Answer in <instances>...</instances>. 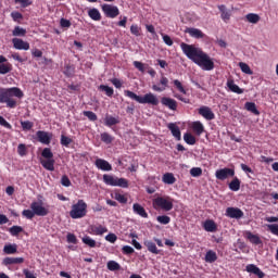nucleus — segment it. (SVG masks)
<instances>
[{"label":"nucleus","mask_w":278,"mask_h":278,"mask_svg":"<svg viewBox=\"0 0 278 278\" xmlns=\"http://www.w3.org/2000/svg\"><path fill=\"white\" fill-rule=\"evenodd\" d=\"M154 210H163V212H170L173 210V199L170 197H159L153 200Z\"/></svg>","instance_id":"5"},{"label":"nucleus","mask_w":278,"mask_h":278,"mask_svg":"<svg viewBox=\"0 0 278 278\" xmlns=\"http://www.w3.org/2000/svg\"><path fill=\"white\" fill-rule=\"evenodd\" d=\"M198 114H200V116H203V118H205L206 121H214L216 118V115L214 114L212 109H210V106H201L198 110Z\"/></svg>","instance_id":"10"},{"label":"nucleus","mask_w":278,"mask_h":278,"mask_svg":"<svg viewBox=\"0 0 278 278\" xmlns=\"http://www.w3.org/2000/svg\"><path fill=\"white\" fill-rule=\"evenodd\" d=\"M184 140L187 144H190V146L197 144V138L190 132H186L184 135Z\"/></svg>","instance_id":"36"},{"label":"nucleus","mask_w":278,"mask_h":278,"mask_svg":"<svg viewBox=\"0 0 278 278\" xmlns=\"http://www.w3.org/2000/svg\"><path fill=\"white\" fill-rule=\"evenodd\" d=\"M204 229H205V231H210V232L216 231V223L212 219L205 220Z\"/></svg>","instance_id":"32"},{"label":"nucleus","mask_w":278,"mask_h":278,"mask_svg":"<svg viewBox=\"0 0 278 278\" xmlns=\"http://www.w3.org/2000/svg\"><path fill=\"white\" fill-rule=\"evenodd\" d=\"M248 240L252 243V244H262V239H260V236L257 235H253L251 232H248Z\"/></svg>","instance_id":"41"},{"label":"nucleus","mask_w":278,"mask_h":278,"mask_svg":"<svg viewBox=\"0 0 278 278\" xmlns=\"http://www.w3.org/2000/svg\"><path fill=\"white\" fill-rule=\"evenodd\" d=\"M220 14V18L224 21V23H227L231 20V11L227 10V7L225 4L217 7Z\"/></svg>","instance_id":"19"},{"label":"nucleus","mask_w":278,"mask_h":278,"mask_svg":"<svg viewBox=\"0 0 278 278\" xmlns=\"http://www.w3.org/2000/svg\"><path fill=\"white\" fill-rule=\"evenodd\" d=\"M23 275L25 278H37L36 274L29 269H23Z\"/></svg>","instance_id":"64"},{"label":"nucleus","mask_w":278,"mask_h":278,"mask_svg":"<svg viewBox=\"0 0 278 278\" xmlns=\"http://www.w3.org/2000/svg\"><path fill=\"white\" fill-rule=\"evenodd\" d=\"M161 103L164 108L172 110V112H177V100L168 97L161 98Z\"/></svg>","instance_id":"12"},{"label":"nucleus","mask_w":278,"mask_h":278,"mask_svg":"<svg viewBox=\"0 0 278 278\" xmlns=\"http://www.w3.org/2000/svg\"><path fill=\"white\" fill-rule=\"evenodd\" d=\"M167 128L169 129L172 136L175 138V140L179 141L181 140V130L179 129V126L175 123H169L167 125Z\"/></svg>","instance_id":"16"},{"label":"nucleus","mask_w":278,"mask_h":278,"mask_svg":"<svg viewBox=\"0 0 278 278\" xmlns=\"http://www.w3.org/2000/svg\"><path fill=\"white\" fill-rule=\"evenodd\" d=\"M26 34H27V30L21 26H15L12 31V36H16V37L26 36Z\"/></svg>","instance_id":"38"},{"label":"nucleus","mask_w":278,"mask_h":278,"mask_svg":"<svg viewBox=\"0 0 278 278\" xmlns=\"http://www.w3.org/2000/svg\"><path fill=\"white\" fill-rule=\"evenodd\" d=\"M17 153L18 155H21L22 157L27 155V147L25 146V143H20L17 146Z\"/></svg>","instance_id":"51"},{"label":"nucleus","mask_w":278,"mask_h":278,"mask_svg":"<svg viewBox=\"0 0 278 278\" xmlns=\"http://www.w3.org/2000/svg\"><path fill=\"white\" fill-rule=\"evenodd\" d=\"M17 248L16 244H5L3 248V253H5V255H14V253H16Z\"/></svg>","instance_id":"30"},{"label":"nucleus","mask_w":278,"mask_h":278,"mask_svg":"<svg viewBox=\"0 0 278 278\" xmlns=\"http://www.w3.org/2000/svg\"><path fill=\"white\" fill-rule=\"evenodd\" d=\"M229 189L232 192H238V190H240V179L233 178L232 181L229 182Z\"/></svg>","instance_id":"39"},{"label":"nucleus","mask_w":278,"mask_h":278,"mask_svg":"<svg viewBox=\"0 0 278 278\" xmlns=\"http://www.w3.org/2000/svg\"><path fill=\"white\" fill-rule=\"evenodd\" d=\"M66 238H67L68 244H77V237L75 236V233L68 232Z\"/></svg>","instance_id":"58"},{"label":"nucleus","mask_w":278,"mask_h":278,"mask_svg":"<svg viewBox=\"0 0 278 278\" xmlns=\"http://www.w3.org/2000/svg\"><path fill=\"white\" fill-rule=\"evenodd\" d=\"M176 90H178V92H181V94H188V90L186 89V87H184V84H181V81H179V79H175L173 81Z\"/></svg>","instance_id":"35"},{"label":"nucleus","mask_w":278,"mask_h":278,"mask_svg":"<svg viewBox=\"0 0 278 278\" xmlns=\"http://www.w3.org/2000/svg\"><path fill=\"white\" fill-rule=\"evenodd\" d=\"M204 260L207 264H214V262L218 260V255L213 250H208L205 254Z\"/></svg>","instance_id":"25"},{"label":"nucleus","mask_w":278,"mask_h":278,"mask_svg":"<svg viewBox=\"0 0 278 278\" xmlns=\"http://www.w3.org/2000/svg\"><path fill=\"white\" fill-rule=\"evenodd\" d=\"M267 229L273 233L274 236H278V224H269L267 225Z\"/></svg>","instance_id":"57"},{"label":"nucleus","mask_w":278,"mask_h":278,"mask_svg":"<svg viewBox=\"0 0 278 278\" xmlns=\"http://www.w3.org/2000/svg\"><path fill=\"white\" fill-rule=\"evenodd\" d=\"M245 270H247V273H251L252 275H256V277H258V278L266 277V274H264V271H262V269H260V267H257V265H255V264L247 265Z\"/></svg>","instance_id":"14"},{"label":"nucleus","mask_w":278,"mask_h":278,"mask_svg":"<svg viewBox=\"0 0 278 278\" xmlns=\"http://www.w3.org/2000/svg\"><path fill=\"white\" fill-rule=\"evenodd\" d=\"M91 231L94 236H103V233H108V228L99 225V226H91Z\"/></svg>","instance_id":"28"},{"label":"nucleus","mask_w":278,"mask_h":278,"mask_svg":"<svg viewBox=\"0 0 278 278\" xmlns=\"http://www.w3.org/2000/svg\"><path fill=\"white\" fill-rule=\"evenodd\" d=\"M109 270H121V265L116 261H109L106 264Z\"/></svg>","instance_id":"47"},{"label":"nucleus","mask_w":278,"mask_h":278,"mask_svg":"<svg viewBox=\"0 0 278 278\" xmlns=\"http://www.w3.org/2000/svg\"><path fill=\"white\" fill-rule=\"evenodd\" d=\"M9 232L11 233V236L16 237L20 233H23V228L21 226H12L11 228H9Z\"/></svg>","instance_id":"46"},{"label":"nucleus","mask_w":278,"mask_h":278,"mask_svg":"<svg viewBox=\"0 0 278 278\" xmlns=\"http://www.w3.org/2000/svg\"><path fill=\"white\" fill-rule=\"evenodd\" d=\"M132 212H134V214L141 216V218H149V213H147V210H144V206H142L138 203H135L132 205Z\"/></svg>","instance_id":"18"},{"label":"nucleus","mask_w":278,"mask_h":278,"mask_svg":"<svg viewBox=\"0 0 278 278\" xmlns=\"http://www.w3.org/2000/svg\"><path fill=\"white\" fill-rule=\"evenodd\" d=\"M163 184H167L168 186L175 184V181H177V179L175 178L174 175H163L162 178Z\"/></svg>","instance_id":"44"},{"label":"nucleus","mask_w":278,"mask_h":278,"mask_svg":"<svg viewBox=\"0 0 278 278\" xmlns=\"http://www.w3.org/2000/svg\"><path fill=\"white\" fill-rule=\"evenodd\" d=\"M11 18H13L15 23H21V21H23V15L21 14V12L14 11L11 13Z\"/></svg>","instance_id":"53"},{"label":"nucleus","mask_w":278,"mask_h":278,"mask_svg":"<svg viewBox=\"0 0 278 278\" xmlns=\"http://www.w3.org/2000/svg\"><path fill=\"white\" fill-rule=\"evenodd\" d=\"M88 214V204L84 200H78L76 204L72 206L70 211L71 218H84Z\"/></svg>","instance_id":"4"},{"label":"nucleus","mask_w":278,"mask_h":278,"mask_svg":"<svg viewBox=\"0 0 278 278\" xmlns=\"http://www.w3.org/2000/svg\"><path fill=\"white\" fill-rule=\"evenodd\" d=\"M215 175H235V172H233V169H231V168L225 167V168H223V169H218V170L215 173Z\"/></svg>","instance_id":"54"},{"label":"nucleus","mask_w":278,"mask_h":278,"mask_svg":"<svg viewBox=\"0 0 278 278\" xmlns=\"http://www.w3.org/2000/svg\"><path fill=\"white\" fill-rule=\"evenodd\" d=\"M37 138L41 144H51V134L45 131V130H39L37 131Z\"/></svg>","instance_id":"15"},{"label":"nucleus","mask_w":278,"mask_h":278,"mask_svg":"<svg viewBox=\"0 0 278 278\" xmlns=\"http://www.w3.org/2000/svg\"><path fill=\"white\" fill-rule=\"evenodd\" d=\"M99 88L102 90V92H105L106 97H114V88L108 85H100Z\"/></svg>","instance_id":"43"},{"label":"nucleus","mask_w":278,"mask_h":278,"mask_svg":"<svg viewBox=\"0 0 278 278\" xmlns=\"http://www.w3.org/2000/svg\"><path fill=\"white\" fill-rule=\"evenodd\" d=\"M84 116H86L87 118H89V121L93 122L97 121V115L94 114V112L92 111H84L83 112Z\"/></svg>","instance_id":"56"},{"label":"nucleus","mask_w":278,"mask_h":278,"mask_svg":"<svg viewBox=\"0 0 278 278\" xmlns=\"http://www.w3.org/2000/svg\"><path fill=\"white\" fill-rule=\"evenodd\" d=\"M144 247H147L148 251L150 253H153L154 255H160V250L157 249V245L153 241H144L143 242Z\"/></svg>","instance_id":"22"},{"label":"nucleus","mask_w":278,"mask_h":278,"mask_svg":"<svg viewBox=\"0 0 278 278\" xmlns=\"http://www.w3.org/2000/svg\"><path fill=\"white\" fill-rule=\"evenodd\" d=\"M43 168H47V170H53L55 166V160L53 159H46L45 161L41 162Z\"/></svg>","instance_id":"34"},{"label":"nucleus","mask_w":278,"mask_h":278,"mask_svg":"<svg viewBox=\"0 0 278 278\" xmlns=\"http://www.w3.org/2000/svg\"><path fill=\"white\" fill-rule=\"evenodd\" d=\"M239 68H241L242 73H245V75H253V71H251V67L244 62L239 63Z\"/></svg>","instance_id":"45"},{"label":"nucleus","mask_w":278,"mask_h":278,"mask_svg":"<svg viewBox=\"0 0 278 278\" xmlns=\"http://www.w3.org/2000/svg\"><path fill=\"white\" fill-rule=\"evenodd\" d=\"M30 210L34 212L35 216H47L49 214V210L42 206V201L33 202Z\"/></svg>","instance_id":"8"},{"label":"nucleus","mask_w":278,"mask_h":278,"mask_svg":"<svg viewBox=\"0 0 278 278\" xmlns=\"http://www.w3.org/2000/svg\"><path fill=\"white\" fill-rule=\"evenodd\" d=\"M63 73L65 77H73L75 75V65H65Z\"/></svg>","instance_id":"37"},{"label":"nucleus","mask_w":278,"mask_h":278,"mask_svg":"<svg viewBox=\"0 0 278 278\" xmlns=\"http://www.w3.org/2000/svg\"><path fill=\"white\" fill-rule=\"evenodd\" d=\"M227 87L231 92H235L236 94H242L244 92V89H241L233 80H228L227 81Z\"/></svg>","instance_id":"23"},{"label":"nucleus","mask_w":278,"mask_h":278,"mask_svg":"<svg viewBox=\"0 0 278 278\" xmlns=\"http://www.w3.org/2000/svg\"><path fill=\"white\" fill-rule=\"evenodd\" d=\"M13 97H16L17 99H23V97H25V93H23V90H21V88L18 87L0 89V103H7V108H16V101Z\"/></svg>","instance_id":"2"},{"label":"nucleus","mask_w":278,"mask_h":278,"mask_svg":"<svg viewBox=\"0 0 278 278\" xmlns=\"http://www.w3.org/2000/svg\"><path fill=\"white\" fill-rule=\"evenodd\" d=\"M166 88H168V78H166V76L162 74L160 78V83L152 85V90H154V92H164Z\"/></svg>","instance_id":"9"},{"label":"nucleus","mask_w":278,"mask_h":278,"mask_svg":"<svg viewBox=\"0 0 278 278\" xmlns=\"http://www.w3.org/2000/svg\"><path fill=\"white\" fill-rule=\"evenodd\" d=\"M72 142H73V139H71L70 137H67L65 135L61 136V144H62V147H70Z\"/></svg>","instance_id":"52"},{"label":"nucleus","mask_w":278,"mask_h":278,"mask_svg":"<svg viewBox=\"0 0 278 278\" xmlns=\"http://www.w3.org/2000/svg\"><path fill=\"white\" fill-rule=\"evenodd\" d=\"M0 125L5 129H12V124L9 123L3 116L0 115Z\"/></svg>","instance_id":"61"},{"label":"nucleus","mask_w":278,"mask_h":278,"mask_svg":"<svg viewBox=\"0 0 278 278\" xmlns=\"http://www.w3.org/2000/svg\"><path fill=\"white\" fill-rule=\"evenodd\" d=\"M41 157H45V160H53V152L50 148H45L41 152Z\"/></svg>","instance_id":"48"},{"label":"nucleus","mask_w":278,"mask_h":278,"mask_svg":"<svg viewBox=\"0 0 278 278\" xmlns=\"http://www.w3.org/2000/svg\"><path fill=\"white\" fill-rule=\"evenodd\" d=\"M103 181L106 186L118 187V188H129V181L125 178H118L113 175H103Z\"/></svg>","instance_id":"6"},{"label":"nucleus","mask_w":278,"mask_h":278,"mask_svg":"<svg viewBox=\"0 0 278 278\" xmlns=\"http://www.w3.org/2000/svg\"><path fill=\"white\" fill-rule=\"evenodd\" d=\"M88 16L91 21H101V12H99L98 9H90L88 11Z\"/></svg>","instance_id":"29"},{"label":"nucleus","mask_w":278,"mask_h":278,"mask_svg":"<svg viewBox=\"0 0 278 278\" xmlns=\"http://www.w3.org/2000/svg\"><path fill=\"white\" fill-rule=\"evenodd\" d=\"M192 129L197 134V136H201L203 131H205V127L203 126V123L200 121L192 123Z\"/></svg>","instance_id":"26"},{"label":"nucleus","mask_w":278,"mask_h":278,"mask_svg":"<svg viewBox=\"0 0 278 278\" xmlns=\"http://www.w3.org/2000/svg\"><path fill=\"white\" fill-rule=\"evenodd\" d=\"M21 127L24 131H29L34 128V122H29V121L21 122Z\"/></svg>","instance_id":"49"},{"label":"nucleus","mask_w":278,"mask_h":278,"mask_svg":"<svg viewBox=\"0 0 278 278\" xmlns=\"http://www.w3.org/2000/svg\"><path fill=\"white\" fill-rule=\"evenodd\" d=\"M118 123H121V119H118V117L106 116L104 118V125L106 127H113V125H118Z\"/></svg>","instance_id":"27"},{"label":"nucleus","mask_w":278,"mask_h":278,"mask_svg":"<svg viewBox=\"0 0 278 278\" xmlns=\"http://www.w3.org/2000/svg\"><path fill=\"white\" fill-rule=\"evenodd\" d=\"M81 240L83 243L89 247L90 249H94L97 247V241L90 238V236H85Z\"/></svg>","instance_id":"33"},{"label":"nucleus","mask_w":278,"mask_h":278,"mask_svg":"<svg viewBox=\"0 0 278 278\" xmlns=\"http://www.w3.org/2000/svg\"><path fill=\"white\" fill-rule=\"evenodd\" d=\"M25 258L23 257H4L2 261L3 266H12V264H23Z\"/></svg>","instance_id":"20"},{"label":"nucleus","mask_w":278,"mask_h":278,"mask_svg":"<svg viewBox=\"0 0 278 278\" xmlns=\"http://www.w3.org/2000/svg\"><path fill=\"white\" fill-rule=\"evenodd\" d=\"M61 184L62 186H64L65 188L71 187V179L68 178V176L63 175L61 178Z\"/></svg>","instance_id":"62"},{"label":"nucleus","mask_w":278,"mask_h":278,"mask_svg":"<svg viewBox=\"0 0 278 278\" xmlns=\"http://www.w3.org/2000/svg\"><path fill=\"white\" fill-rule=\"evenodd\" d=\"M22 216H24L25 218H27L28 220H31V218H34L36 216V214L34 213L33 210H24L22 212Z\"/></svg>","instance_id":"55"},{"label":"nucleus","mask_w":278,"mask_h":278,"mask_svg":"<svg viewBox=\"0 0 278 278\" xmlns=\"http://www.w3.org/2000/svg\"><path fill=\"white\" fill-rule=\"evenodd\" d=\"M244 108L248 112L254 114V116H260V110H257V105L254 102H245Z\"/></svg>","instance_id":"24"},{"label":"nucleus","mask_w":278,"mask_h":278,"mask_svg":"<svg viewBox=\"0 0 278 278\" xmlns=\"http://www.w3.org/2000/svg\"><path fill=\"white\" fill-rule=\"evenodd\" d=\"M185 31L186 34H189L191 38H197V39L205 38V34H203V31L199 28H187Z\"/></svg>","instance_id":"21"},{"label":"nucleus","mask_w":278,"mask_h":278,"mask_svg":"<svg viewBox=\"0 0 278 278\" xmlns=\"http://www.w3.org/2000/svg\"><path fill=\"white\" fill-rule=\"evenodd\" d=\"M96 166L99 170L110 172L112 170V164L103 159L96 160Z\"/></svg>","instance_id":"17"},{"label":"nucleus","mask_w":278,"mask_h":278,"mask_svg":"<svg viewBox=\"0 0 278 278\" xmlns=\"http://www.w3.org/2000/svg\"><path fill=\"white\" fill-rule=\"evenodd\" d=\"M115 201H118V203H127V197H125V194L122 193H115Z\"/></svg>","instance_id":"59"},{"label":"nucleus","mask_w":278,"mask_h":278,"mask_svg":"<svg viewBox=\"0 0 278 278\" xmlns=\"http://www.w3.org/2000/svg\"><path fill=\"white\" fill-rule=\"evenodd\" d=\"M134 66L137 68V71H140V73H144V63L140 61H134Z\"/></svg>","instance_id":"63"},{"label":"nucleus","mask_w":278,"mask_h":278,"mask_svg":"<svg viewBox=\"0 0 278 278\" xmlns=\"http://www.w3.org/2000/svg\"><path fill=\"white\" fill-rule=\"evenodd\" d=\"M12 43L14 49H17L18 51H29V42L24 41L21 38H13Z\"/></svg>","instance_id":"13"},{"label":"nucleus","mask_w":278,"mask_h":278,"mask_svg":"<svg viewBox=\"0 0 278 278\" xmlns=\"http://www.w3.org/2000/svg\"><path fill=\"white\" fill-rule=\"evenodd\" d=\"M180 49L188 60H191L197 66H200L202 71H214V61L203 51V49L186 42L180 43Z\"/></svg>","instance_id":"1"},{"label":"nucleus","mask_w":278,"mask_h":278,"mask_svg":"<svg viewBox=\"0 0 278 278\" xmlns=\"http://www.w3.org/2000/svg\"><path fill=\"white\" fill-rule=\"evenodd\" d=\"M245 18H247L248 23H253L254 25L260 23V15H257L255 13L247 14Z\"/></svg>","instance_id":"42"},{"label":"nucleus","mask_w":278,"mask_h":278,"mask_svg":"<svg viewBox=\"0 0 278 278\" xmlns=\"http://www.w3.org/2000/svg\"><path fill=\"white\" fill-rule=\"evenodd\" d=\"M101 140L104 142V144H112L114 142V137L108 132H102L100 135Z\"/></svg>","instance_id":"40"},{"label":"nucleus","mask_w":278,"mask_h":278,"mask_svg":"<svg viewBox=\"0 0 278 278\" xmlns=\"http://www.w3.org/2000/svg\"><path fill=\"white\" fill-rule=\"evenodd\" d=\"M130 33L132 34V36H140V27L138 26V24H132L130 26Z\"/></svg>","instance_id":"60"},{"label":"nucleus","mask_w":278,"mask_h":278,"mask_svg":"<svg viewBox=\"0 0 278 278\" xmlns=\"http://www.w3.org/2000/svg\"><path fill=\"white\" fill-rule=\"evenodd\" d=\"M226 216L228 218L239 219V218H242V216H244V212H242V210L238 207L230 206L226 208Z\"/></svg>","instance_id":"11"},{"label":"nucleus","mask_w":278,"mask_h":278,"mask_svg":"<svg viewBox=\"0 0 278 278\" xmlns=\"http://www.w3.org/2000/svg\"><path fill=\"white\" fill-rule=\"evenodd\" d=\"M156 220L161 225H168V223H170V217L168 215H161L156 217Z\"/></svg>","instance_id":"50"},{"label":"nucleus","mask_w":278,"mask_h":278,"mask_svg":"<svg viewBox=\"0 0 278 278\" xmlns=\"http://www.w3.org/2000/svg\"><path fill=\"white\" fill-rule=\"evenodd\" d=\"M125 97H128V99H131L132 101H137V103L141 104H149V105H160V100L157 99V96L149 92L146 93L143 97L136 94L134 91L125 90L124 91Z\"/></svg>","instance_id":"3"},{"label":"nucleus","mask_w":278,"mask_h":278,"mask_svg":"<svg viewBox=\"0 0 278 278\" xmlns=\"http://www.w3.org/2000/svg\"><path fill=\"white\" fill-rule=\"evenodd\" d=\"M8 73H12V65L10 62L0 64V75H8Z\"/></svg>","instance_id":"31"},{"label":"nucleus","mask_w":278,"mask_h":278,"mask_svg":"<svg viewBox=\"0 0 278 278\" xmlns=\"http://www.w3.org/2000/svg\"><path fill=\"white\" fill-rule=\"evenodd\" d=\"M102 12L108 18H116V16L121 14V10H118V7L112 4H103Z\"/></svg>","instance_id":"7"}]
</instances>
